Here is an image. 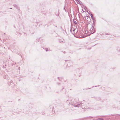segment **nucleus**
<instances>
[{
  "mask_svg": "<svg viewBox=\"0 0 120 120\" xmlns=\"http://www.w3.org/2000/svg\"><path fill=\"white\" fill-rule=\"evenodd\" d=\"M10 9H12V8H10Z\"/></svg>",
  "mask_w": 120,
  "mask_h": 120,
  "instance_id": "aec40b11",
  "label": "nucleus"
},
{
  "mask_svg": "<svg viewBox=\"0 0 120 120\" xmlns=\"http://www.w3.org/2000/svg\"><path fill=\"white\" fill-rule=\"evenodd\" d=\"M94 87V86H93V87Z\"/></svg>",
  "mask_w": 120,
  "mask_h": 120,
  "instance_id": "4be33fe9",
  "label": "nucleus"
},
{
  "mask_svg": "<svg viewBox=\"0 0 120 120\" xmlns=\"http://www.w3.org/2000/svg\"><path fill=\"white\" fill-rule=\"evenodd\" d=\"M73 21H74V23L75 24H76L77 23L75 21H74V20H73Z\"/></svg>",
  "mask_w": 120,
  "mask_h": 120,
  "instance_id": "9d476101",
  "label": "nucleus"
},
{
  "mask_svg": "<svg viewBox=\"0 0 120 120\" xmlns=\"http://www.w3.org/2000/svg\"><path fill=\"white\" fill-rule=\"evenodd\" d=\"M69 104H71L72 105H73L75 107H81L82 109L84 108L85 107L83 106V105H82V104L81 103L80 104H79L78 103H76V101H75L74 102L72 101L71 102H69Z\"/></svg>",
  "mask_w": 120,
  "mask_h": 120,
  "instance_id": "f257e3e1",
  "label": "nucleus"
},
{
  "mask_svg": "<svg viewBox=\"0 0 120 120\" xmlns=\"http://www.w3.org/2000/svg\"><path fill=\"white\" fill-rule=\"evenodd\" d=\"M72 63L71 61H69V62L67 64V66L69 67L72 66Z\"/></svg>",
  "mask_w": 120,
  "mask_h": 120,
  "instance_id": "7ed1b4c3",
  "label": "nucleus"
},
{
  "mask_svg": "<svg viewBox=\"0 0 120 120\" xmlns=\"http://www.w3.org/2000/svg\"><path fill=\"white\" fill-rule=\"evenodd\" d=\"M55 14L56 15L59 16V13H57V14Z\"/></svg>",
  "mask_w": 120,
  "mask_h": 120,
  "instance_id": "1a4fd4ad",
  "label": "nucleus"
},
{
  "mask_svg": "<svg viewBox=\"0 0 120 120\" xmlns=\"http://www.w3.org/2000/svg\"><path fill=\"white\" fill-rule=\"evenodd\" d=\"M57 83L58 84H60V83Z\"/></svg>",
  "mask_w": 120,
  "mask_h": 120,
  "instance_id": "6ab92c4d",
  "label": "nucleus"
},
{
  "mask_svg": "<svg viewBox=\"0 0 120 120\" xmlns=\"http://www.w3.org/2000/svg\"><path fill=\"white\" fill-rule=\"evenodd\" d=\"M95 86V87H97V86Z\"/></svg>",
  "mask_w": 120,
  "mask_h": 120,
  "instance_id": "a211bd4d",
  "label": "nucleus"
},
{
  "mask_svg": "<svg viewBox=\"0 0 120 120\" xmlns=\"http://www.w3.org/2000/svg\"><path fill=\"white\" fill-rule=\"evenodd\" d=\"M50 108H51V107H50ZM53 108H54L53 107H52V108H50V111H52V114H54L55 112V111H54V109Z\"/></svg>",
  "mask_w": 120,
  "mask_h": 120,
  "instance_id": "20e7f679",
  "label": "nucleus"
},
{
  "mask_svg": "<svg viewBox=\"0 0 120 120\" xmlns=\"http://www.w3.org/2000/svg\"><path fill=\"white\" fill-rule=\"evenodd\" d=\"M91 17V18H92V19H93V20H94V18L93 17V15L91 14L90 15Z\"/></svg>",
  "mask_w": 120,
  "mask_h": 120,
  "instance_id": "0eeeda50",
  "label": "nucleus"
},
{
  "mask_svg": "<svg viewBox=\"0 0 120 120\" xmlns=\"http://www.w3.org/2000/svg\"><path fill=\"white\" fill-rule=\"evenodd\" d=\"M69 101H70L69 100H67V101H67V103H68L69 102Z\"/></svg>",
  "mask_w": 120,
  "mask_h": 120,
  "instance_id": "9b49d317",
  "label": "nucleus"
},
{
  "mask_svg": "<svg viewBox=\"0 0 120 120\" xmlns=\"http://www.w3.org/2000/svg\"><path fill=\"white\" fill-rule=\"evenodd\" d=\"M90 88H88V89H90Z\"/></svg>",
  "mask_w": 120,
  "mask_h": 120,
  "instance_id": "412c9836",
  "label": "nucleus"
},
{
  "mask_svg": "<svg viewBox=\"0 0 120 120\" xmlns=\"http://www.w3.org/2000/svg\"><path fill=\"white\" fill-rule=\"evenodd\" d=\"M105 34L106 35H110V34L108 33H105Z\"/></svg>",
  "mask_w": 120,
  "mask_h": 120,
  "instance_id": "f8f14e48",
  "label": "nucleus"
},
{
  "mask_svg": "<svg viewBox=\"0 0 120 120\" xmlns=\"http://www.w3.org/2000/svg\"><path fill=\"white\" fill-rule=\"evenodd\" d=\"M13 64H15V62H13Z\"/></svg>",
  "mask_w": 120,
  "mask_h": 120,
  "instance_id": "dca6fc26",
  "label": "nucleus"
},
{
  "mask_svg": "<svg viewBox=\"0 0 120 120\" xmlns=\"http://www.w3.org/2000/svg\"><path fill=\"white\" fill-rule=\"evenodd\" d=\"M75 0L76 1H78V2H79V3H80V2H80V1L79 0Z\"/></svg>",
  "mask_w": 120,
  "mask_h": 120,
  "instance_id": "6e6552de",
  "label": "nucleus"
},
{
  "mask_svg": "<svg viewBox=\"0 0 120 120\" xmlns=\"http://www.w3.org/2000/svg\"><path fill=\"white\" fill-rule=\"evenodd\" d=\"M17 35H21V34H20L19 33H18V34Z\"/></svg>",
  "mask_w": 120,
  "mask_h": 120,
  "instance_id": "2eb2a0df",
  "label": "nucleus"
},
{
  "mask_svg": "<svg viewBox=\"0 0 120 120\" xmlns=\"http://www.w3.org/2000/svg\"><path fill=\"white\" fill-rule=\"evenodd\" d=\"M14 7L16 8L18 10H20L19 8L16 4H14L13 5Z\"/></svg>",
  "mask_w": 120,
  "mask_h": 120,
  "instance_id": "39448f33",
  "label": "nucleus"
},
{
  "mask_svg": "<svg viewBox=\"0 0 120 120\" xmlns=\"http://www.w3.org/2000/svg\"><path fill=\"white\" fill-rule=\"evenodd\" d=\"M116 50L118 52H120V48L118 47L117 48Z\"/></svg>",
  "mask_w": 120,
  "mask_h": 120,
  "instance_id": "423d86ee",
  "label": "nucleus"
},
{
  "mask_svg": "<svg viewBox=\"0 0 120 120\" xmlns=\"http://www.w3.org/2000/svg\"><path fill=\"white\" fill-rule=\"evenodd\" d=\"M45 50H46V51H48V50L46 48H45Z\"/></svg>",
  "mask_w": 120,
  "mask_h": 120,
  "instance_id": "4468645a",
  "label": "nucleus"
},
{
  "mask_svg": "<svg viewBox=\"0 0 120 120\" xmlns=\"http://www.w3.org/2000/svg\"><path fill=\"white\" fill-rule=\"evenodd\" d=\"M97 120H103V119H97Z\"/></svg>",
  "mask_w": 120,
  "mask_h": 120,
  "instance_id": "ddd939ff",
  "label": "nucleus"
},
{
  "mask_svg": "<svg viewBox=\"0 0 120 120\" xmlns=\"http://www.w3.org/2000/svg\"><path fill=\"white\" fill-rule=\"evenodd\" d=\"M82 12H84V11H83V10H82Z\"/></svg>",
  "mask_w": 120,
  "mask_h": 120,
  "instance_id": "f3484780",
  "label": "nucleus"
},
{
  "mask_svg": "<svg viewBox=\"0 0 120 120\" xmlns=\"http://www.w3.org/2000/svg\"><path fill=\"white\" fill-rule=\"evenodd\" d=\"M88 29H89V31L91 34L94 33L95 32V29L93 27L92 25H89L87 26Z\"/></svg>",
  "mask_w": 120,
  "mask_h": 120,
  "instance_id": "f03ea898",
  "label": "nucleus"
}]
</instances>
